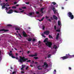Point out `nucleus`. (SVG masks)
<instances>
[{"instance_id":"nucleus-1","label":"nucleus","mask_w":74,"mask_h":74,"mask_svg":"<svg viewBox=\"0 0 74 74\" xmlns=\"http://www.w3.org/2000/svg\"><path fill=\"white\" fill-rule=\"evenodd\" d=\"M43 42H45L46 45L49 48H51V46L52 45V43L51 42L48 41V39L47 38H45L43 41Z\"/></svg>"},{"instance_id":"nucleus-2","label":"nucleus","mask_w":74,"mask_h":74,"mask_svg":"<svg viewBox=\"0 0 74 74\" xmlns=\"http://www.w3.org/2000/svg\"><path fill=\"white\" fill-rule=\"evenodd\" d=\"M20 58L18 60V62H20L21 63H22L23 62H25L27 60H28V58H26L24 56H23L22 57H21L20 56Z\"/></svg>"},{"instance_id":"nucleus-3","label":"nucleus","mask_w":74,"mask_h":74,"mask_svg":"<svg viewBox=\"0 0 74 74\" xmlns=\"http://www.w3.org/2000/svg\"><path fill=\"white\" fill-rule=\"evenodd\" d=\"M73 55L71 56L69 54H66V56H64V57H61V58L63 60H64V59H68V58H73Z\"/></svg>"},{"instance_id":"nucleus-4","label":"nucleus","mask_w":74,"mask_h":74,"mask_svg":"<svg viewBox=\"0 0 74 74\" xmlns=\"http://www.w3.org/2000/svg\"><path fill=\"white\" fill-rule=\"evenodd\" d=\"M67 15L71 18V19H74V15H73L72 13L70 12H69L67 14Z\"/></svg>"},{"instance_id":"nucleus-5","label":"nucleus","mask_w":74,"mask_h":74,"mask_svg":"<svg viewBox=\"0 0 74 74\" xmlns=\"http://www.w3.org/2000/svg\"><path fill=\"white\" fill-rule=\"evenodd\" d=\"M54 7L55 6L54 5H51L50 6H49V8L51 9V10H52L53 11L55 14L56 12V10H55V8Z\"/></svg>"},{"instance_id":"nucleus-6","label":"nucleus","mask_w":74,"mask_h":74,"mask_svg":"<svg viewBox=\"0 0 74 74\" xmlns=\"http://www.w3.org/2000/svg\"><path fill=\"white\" fill-rule=\"evenodd\" d=\"M50 33V32H49V31H46L43 32V34H46V35L48 36V35H49V34Z\"/></svg>"},{"instance_id":"nucleus-7","label":"nucleus","mask_w":74,"mask_h":74,"mask_svg":"<svg viewBox=\"0 0 74 74\" xmlns=\"http://www.w3.org/2000/svg\"><path fill=\"white\" fill-rule=\"evenodd\" d=\"M37 53H36L35 55L31 54L29 55V56L30 57H34V56H37Z\"/></svg>"},{"instance_id":"nucleus-8","label":"nucleus","mask_w":74,"mask_h":74,"mask_svg":"<svg viewBox=\"0 0 74 74\" xmlns=\"http://www.w3.org/2000/svg\"><path fill=\"white\" fill-rule=\"evenodd\" d=\"M0 32H8V30H5V29H0Z\"/></svg>"},{"instance_id":"nucleus-9","label":"nucleus","mask_w":74,"mask_h":74,"mask_svg":"<svg viewBox=\"0 0 74 74\" xmlns=\"http://www.w3.org/2000/svg\"><path fill=\"white\" fill-rule=\"evenodd\" d=\"M13 12V10L12 9H11L9 10V11L8 12V14H12Z\"/></svg>"},{"instance_id":"nucleus-10","label":"nucleus","mask_w":74,"mask_h":74,"mask_svg":"<svg viewBox=\"0 0 74 74\" xmlns=\"http://www.w3.org/2000/svg\"><path fill=\"white\" fill-rule=\"evenodd\" d=\"M6 4H7V3H6V4H5V5H4L2 6V10H3V9H4V8H5V6H6Z\"/></svg>"},{"instance_id":"nucleus-11","label":"nucleus","mask_w":74,"mask_h":74,"mask_svg":"<svg viewBox=\"0 0 74 74\" xmlns=\"http://www.w3.org/2000/svg\"><path fill=\"white\" fill-rule=\"evenodd\" d=\"M53 16L54 19H55V20H58V17L55 16L54 15H53Z\"/></svg>"},{"instance_id":"nucleus-12","label":"nucleus","mask_w":74,"mask_h":74,"mask_svg":"<svg viewBox=\"0 0 74 74\" xmlns=\"http://www.w3.org/2000/svg\"><path fill=\"white\" fill-rule=\"evenodd\" d=\"M23 35L24 36V37H26L27 36V35L25 32H24L23 33Z\"/></svg>"},{"instance_id":"nucleus-13","label":"nucleus","mask_w":74,"mask_h":74,"mask_svg":"<svg viewBox=\"0 0 74 74\" xmlns=\"http://www.w3.org/2000/svg\"><path fill=\"white\" fill-rule=\"evenodd\" d=\"M44 8H41L40 10V12H41L42 14H43V13H44V12L42 11H43V10H44Z\"/></svg>"},{"instance_id":"nucleus-14","label":"nucleus","mask_w":74,"mask_h":74,"mask_svg":"<svg viewBox=\"0 0 74 74\" xmlns=\"http://www.w3.org/2000/svg\"><path fill=\"white\" fill-rule=\"evenodd\" d=\"M59 34L58 33L56 37V39L57 40H58V38H59Z\"/></svg>"},{"instance_id":"nucleus-15","label":"nucleus","mask_w":74,"mask_h":74,"mask_svg":"<svg viewBox=\"0 0 74 74\" xmlns=\"http://www.w3.org/2000/svg\"><path fill=\"white\" fill-rule=\"evenodd\" d=\"M41 67V65H38L37 66V68H38V70H42V69L41 68H39Z\"/></svg>"},{"instance_id":"nucleus-16","label":"nucleus","mask_w":74,"mask_h":74,"mask_svg":"<svg viewBox=\"0 0 74 74\" xmlns=\"http://www.w3.org/2000/svg\"><path fill=\"white\" fill-rule=\"evenodd\" d=\"M53 48H55V49H56L57 48V46H56V45H54L53 47Z\"/></svg>"},{"instance_id":"nucleus-17","label":"nucleus","mask_w":74,"mask_h":74,"mask_svg":"<svg viewBox=\"0 0 74 74\" xmlns=\"http://www.w3.org/2000/svg\"><path fill=\"white\" fill-rule=\"evenodd\" d=\"M32 38H28L27 40L28 41H32Z\"/></svg>"},{"instance_id":"nucleus-18","label":"nucleus","mask_w":74,"mask_h":74,"mask_svg":"<svg viewBox=\"0 0 74 74\" xmlns=\"http://www.w3.org/2000/svg\"><path fill=\"white\" fill-rule=\"evenodd\" d=\"M49 38L53 39V37H52V36H51V35H49Z\"/></svg>"},{"instance_id":"nucleus-19","label":"nucleus","mask_w":74,"mask_h":74,"mask_svg":"<svg viewBox=\"0 0 74 74\" xmlns=\"http://www.w3.org/2000/svg\"><path fill=\"white\" fill-rule=\"evenodd\" d=\"M58 25L59 26H60V21H58Z\"/></svg>"},{"instance_id":"nucleus-20","label":"nucleus","mask_w":74,"mask_h":74,"mask_svg":"<svg viewBox=\"0 0 74 74\" xmlns=\"http://www.w3.org/2000/svg\"><path fill=\"white\" fill-rule=\"evenodd\" d=\"M15 29L16 30H20V29L18 28L17 27H16Z\"/></svg>"},{"instance_id":"nucleus-21","label":"nucleus","mask_w":74,"mask_h":74,"mask_svg":"<svg viewBox=\"0 0 74 74\" xmlns=\"http://www.w3.org/2000/svg\"><path fill=\"white\" fill-rule=\"evenodd\" d=\"M29 66H27L26 69H25V70H27L28 69H29Z\"/></svg>"},{"instance_id":"nucleus-22","label":"nucleus","mask_w":74,"mask_h":74,"mask_svg":"<svg viewBox=\"0 0 74 74\" xmlns=\"http://www.w3.org/2000/svg\"><path fill=\"white\" fill-rule=\"evenodd\" d=\"M26 66V65H22V68H23V69H24V67H25Z\"/></svg>"},{"instance_id":"nucleus-23","label":"nucleus","mask_w":74,"mask_h":74,"mask_svg":"<svg viewBox=\"0 0 74 74\" xmlns=\"http://www.w3.org/2000/svg\"><path fill=\"white\" fill-rule=\"evenodd\" d=\"M5 3H2L1 4V6H3V5H5Z\"/></svg>"},{"instance_id":"nucleus-24","label":"nucleus","mask_w":74,"mask_h":74,"mask_svg":"<svg viewBox=\"0 0 74 74\" xmlns=\"http://www.w3.org/2000/svg\"><path fill=\"white\" fill-rule=\"evenodd\" d=\"M51 4H53V5H55L56 4V3L55 2H52Z\"/></svg>"},{"instance_id":"nucleus-25","label":"nucleus","mask_w":74,"mask_h":74,"mask_svg":"<svg viewBox=\"0 0 74 74\" xmlns=\"http://www.w3.org/2000/svg\"><path fill=\"white\" fill-rule=\"evenodd\" d=\"M41 35L43 37H44V38H45V37H46L44 36V34H42Z\"/></svg>"},{"instance_id":"nucleus-26","label":"nucleus","mask_w":74,"mask_h":74,"mask_svg":"<svg viewBox=\"0 0 74 74\" xmlns=\"http://www.w3.org/2000/svg\"><path fill=\"white\" fill-rule=\"evenodd\" d=\"M51 54H49L47 58H49L51 57Z\"/></svg>"},{"instance_id":"nucleus-27","label":"nucleus","mask_w":74,"mask_h":74,"mask_svg":"<svg viewBox=\"0 0 74 74\" xmlns=\"http://www.w3.org/2000/svg\"><path fill=\"white\" fill-rule=\"evenodd\" d=\"M16 8V6H13L12 7V8L14 9L15 8Z\"/></svg>"},{"instance_id":"nucleus-28","label":"nucleus","mask_w":74,"mask_h":74,"mask_svg":"<svg viewBox=\"0 0 74 74\" xmlns=\"http://www.w3.org/2000/svg\"><path fill=\"white\" fill-rule=\"evenodd\" d=\"M9 56H12V53H9Z\"/></svg>"},{"instance_id":"nucleus-29","label":"nucleus","mask_w":74,"mask_h":74,"mask_svg":"<svg viewBox=\"0 0 74 74\" xmlns=\"http://www.w3.org/2000/svg\"><path fill=\"white\" fill-rule=\"evenodd\" d=\"M22 8H23V9H26V7H22Z\"/></svg>"},{"instance_id":"nucleus-30","label":"nucleus","mask_w":74,"mask_h":74,"mask_svg":"<svg viewBox=\"0 0 74 74\" xmlns=\"http://www.w3.org/2000/svg\"><path fill=\"white\" fill-rule=\"evenodd\" d=\"M7 26H12V25L11 24H8L7 25Z\"/></svg>"},{"instance_id":"nucleus-31","label":"nucleus","mask_w":74,"mask_h":74,"mask_svg":"<svg viewBox=\"0 0 74 74\" xmlns=\"http://www.w3.org/2000/svg\"><path fill=\"white\" fill-rule=\"evenodd\" d=\"M34 59H36V60H37V59H38V57H34Z\"/></svg>"},{"instance_id":"nucleus-32","label":"nucleus","mask_w":74,"mask_h":74,"mask_svg":"<svg viewBox=\"0 0 74 74\" xmlns=\"http://www.w3.org/2000/svg\"><path fill=\"white\" fill-rule=\"evenodd\" d=\"M31 62V60H27L26 61L27 62Z\"/></svg>"},{"instance_id":"nucleus-33","label":"nucleus","mask_w":74,"mask_h":74,"mask_svg":"<svg viewBox=\"0 0 74 74\" xmlns=\"http://www.w3.org/2000/svg\"><path fill=\"white\" fill-rule=\"evenodd\" d=\"M29 15H33V13L30 12L29 13Z\"/></svg>"},{"instance_id":"nucleus-34","label":"nucleus","mask_w":74,"mask_h":74,"mask_svg":"<svg viewBox=\"0 0 74 74\" xmlns=\"http://www.w3.org/2000/svg\"><path fill=\"white\" fill-rule=\"evenodd\" d=\"M42 29H43V30H44V29H45V26L44 25H43V26H42Z\"/></svg>"},{"instance_id":"nucleus-35","label":"nucleus","mask_w":74,"mask_h":74,"mask_svg":"<svg viewBox=\"0 0 74 74\" xmlns=\"http://www.w3.org/2000/svg\"><path fill=\"white\" fill-rule=\"evenodd\" d=\"M44 18H45V17H43V18H42V19H41V21H42L43 20H44Z\"/></svg>"},{"instance_id":"nucleus-36","label":"nucleus","mask_w":74,"mask_h":74,"mask_svg":"<svg viewBox=\"0 0 74 74\" xmlns=\"http://www.w3.org/2000/svg\"><path fill=\"white\" fill-rule=\"evenodd\" d=\"M54 30H56V25L54 26Z\"/></svg>"},{"instance_id":"nucleus-37","label":"nucleus","mask_w":74,"mask_h":74,"mask_svg":"<svg viewBox=\"0 0 74 74\" xmlns=\"http://www.w3.org/2000/svg\"><path fill=\"white\" fill-rule=\"evenodd\" d=\"M56 32H60V30L59 29H57L56 30Z\"/></svg>"},{"instance_id":"nucleus-38","label":"nucleus","mask_w":74,"mask_h":74,"mask_svg":"<svg viewBox=\"0 0 74 74\" xmlns=\"http://www.w3.org/2000/svg\"><path fill=\"white\" fill-rule=\"evenodd\" d=\"M47 64V62H44V66H45Z\"/></svg>"},{"instance_id":"nucleus-39","label":"nucleus","mask_w":74,"mask_h":74,"mask_svg":"<svg viewBox=\"0 0 74 74\" xmlns=\"http://www.w3.org/2000/svg\"><path fill=\"white\" fill-rule=\"evenodd\" d=\"M18 35H19V36L20 37H21V38H22V37L21 36V35H20V34H19V33L18 34Z\"/></svg>"},{"instance_id":"nucleus-40","label":"nucleus","mask_w":74,"mask_h":74,"mask_svg":"<svg viewBox=\"0 0 74 74\" xmlns=\"http://www.w3.org/2000/svg\"><path fill=\"white\" fill-rule=\"evenodd\" d=\"M36 41V39L35 38H33L32 40V41Z\"/></svg>"},{"instance_id":"nucleus-41","label":"nucleus","mask_w":74,"mask_h":74,"mask_svg":"<svg viewBox=\"0 0 74 74\" xmlns=\"http://www.w3.org/2000/svg\"><path fill=\"white\" fill-rule=\"evenodd\" d=\"M12 58H14V59H15V57L13 56H12Z\"/></svg>"},{"instance_id":"nucleus-42","label":"nucleus","mask_w":74,"mask_h":74,"mask_svg":"<svg viewBox=\"0 0 74 74\" xmlns=\"http://www.w3.org/2000/svg\"><path fill=\"white\" fill-rule=\"evenodd\" d=\"M36 14H40V13L39 12L37 11L36 12Z\"/></svg>"},{"instance_id":"nucleus-43","label":"nucleus","mask_w":74,"mask_h":74,"mask_svg":"<svg viewBox=\"0 0 74 74\" xmlns=\"http://www.w3.org/2000/svg\"><path fill=\"white\" fill-rule=\"evenodd\" d=\"M15 59H17V60H18V57H15Z\"/></svg>"},{"instance_id":"nucleus-44","label":"nucleus","mask_w":74,"mask_h":74,"mask_svg":"<svg viewBox=\"0 0 74 74\" xmlns=\"http://www.w3.org/2000/svg\"><path fill=\"white\" fill-rule=\"evenodd\" d=\"M16 73V71H14V72H12V74H14L15 73Z\"/></svg>"},{"instance_id":"nucleus-45","label":"nucleus","mask_w":74,"mask_h":74,"mask_svg":"<svg viewBox=\"0 0 74 74\" xmlns=\"http://www.w3.org/2000/svg\"><path fill=\"white\" fill-rule=\"evenodd\" d=\"M49 17H48L47 16H46V19H48V18H49Z\"/></svg>"},{"instance_id":"nucleus-46","label":"nucleus","mask_w":74,"mask_h":74,"mask_svg":"<svg viewBox=\"0 0 74 74\" xmlns=\"http://www.w3.org/2000/svg\"><path fill=\"white\" fill-rule=\"evenodd\" d=\"M14 12H16V13H18V12L16 10H14Z\"/></svg>"},{"instance_id":"nucleus-47","label":"nucleus","mask_w":74,"mask_h":74,"mask_svg":"<svg viewBox=\"0 0 74 74\" xmlns=\"http://www.w3.org/2000/svg\"><path fill=\"white\" fill-rule=\"evenodd\" d=\"M29 2H26L25 3L26 4H29Z\"/></svg>"},{"instance_id":"nucleus-48","label":"nucleus","mask_w":74,"mask_h":74,"mask_svg":"<svg viewBox=\"0 0 74 74\" xmlns=\"http://www.w3.org/2000/svg\"><path fill=\"white\" fill-rule=\"evenodd\" d=\"M34 61H32V62H31V64H34Z\"/></svg>"},{"instance_id":"nucleus-49","label":"nucleus","mask_w":74,"mask_h":74,"mask_svg":"<svg viewBox=\"0 0 74 74\" xmlns=\"http://www.w3.org/2000/svg\"><path fill=\"white\" fill-rule=\"evenodd\" d=\"M47 21H49V22H51V19H48Z\"/></svg>"},{"instance_id":"nucleus-50","label":"nucleus","mask_w":74,"mask_h":74,"mask_svg":"<svg viewBox=\"0 0 74 74\" xmlns=\"http://www.w3.org/2000/svg\"><path fill=\"white\" fill-rule=\"evenodd\" d=\"M14 4H17V2H14Z\"/></svg>"},{"instance_id":"nucleus-51","label":"nucleus","mask_w":74,"mask_h":74,"mask_svg":"<svg viewBox=\"0 0 74 74\" xmlns=\"http://www.w3.org/2000/svg\"><path fill=\"white\" fill-rule=\"evenodd\" d=\"M27 53H28V54H29V53H30V51H27Z\"/></svg>"},{"instance_id":"nucleus-52","label":"nucleus","mask_w":74,"mask_h":74,"mask_svg":"<svg viewBox=\"0 0 74 74\" xmlns=\"http://www.w3.org/2000/svg\"><path fill=\"white\" fill-rule=\"evenodd\" d=\"M24 11H25V10H21V11H20V12H24Z\"/></svg>"},{"instance_id":"nucleus-53","label":"nucleus","mask_w":74,"mask_h":74,"mask_svg":"<svg viewBox=\"0 0 74 74\" xmlns=\"http://www.w3.org/2000/svg\"><path fill=\"white\" fill-rule=\"evenodd\" d=\"M69 70H71V68L70 67H69Z\"/></svg>"},{"instance_id":"nucleus-54","label":"nucleus","mask_w":74,"mask_h":74,"mask_svg":"<svg viewBox=\"0 0 74 74\" xmlns=\"http://www.w3.org/2000/svg\"><path fill=\"white\" fill-rule=\"evenodd\" d=\"M21 73H25V72H24L23 71H22L21 72Z\"/></svg>"},{"instance_id":"nucleus-55","label":"nucleus","mask_w":74,"mask_h":74,"mask_svg":"<svg viewBox=\"0 0 74 74\" xmlns=\"http://www.w3.org/2000/svg\"><path fill=\"white\" fill-rule=\"evenodd\" d=\"M45 66H46V67H48V64H47Z\"/></svg>"},{"instance_id":"nucleus-56","label":"nucleus","mask_w":74,"mask_h":74,"mask_svg":"<svg viewBox=\"0 0 74 74\" xmlns=\"http://www.w3.org/2000/svg\"><path fill=\"white\" fill-rule=\"evenodd\" d=\"M5 8H6V10H8V8L7 7H6Z\"/></svg>"},{"instance_id":"nucleus-57","label":"nucleus","mask_w":74,"mask_h":74,"mask_svg":"<svg viewBox=\"0 0 74 74\" xmlns=\"http://www.w3.org/2000/svg\"><path fill=\"white\" fill-rule=\"evenodd\" d=\"M26 15H28V16H30V14H29H29H26Z\"/></svg>"},{"instance_id":"nucleus-58","label":"nucleus","mask_w":74,"mask_h":74,"mask_svg":"<svg viewBox=\"0 0 74 74\" xmlns=\"http://www.w3.org/2000/svg\"><path fill=\"white\" fill-rule=\"evenodd\" d=\"M16 56H18V53H16Z\"/></svg>"},{"instance_id":"nucleus-59","label":"nucleus","mask_w":74,"mask_h":74,"mask_svg":"<svg viewBox=\"0 0 74 74\" xmlns=\"http://www.w3.org/2000/svg\"><path fill=\"white\" fill-rule=\"evenodd\" d=\"M53 74H56V72H53Z\"/></svg>"},{"instance_id":"nucleus-60","label":"nucleus","mask_w":74,"mask_h":74,"mask_svg":"<svg viewBox=\"0 0 74 74\" xmlns=\"http://www.w3.org/2000/svg\"><path fill=\"white\" fill-rule=\"evenodd\" d=\"M38 42H39V44H40V43H41V41H38Z\"/></svg>"},{"instance_id":"nucleus-61","label":"nucleus","mask_w":74,"mask_h":74,"mask_svg":"<svg viewBox=\"0 0 74 74\" xmlns=\"http://www.w3.org/2000/svg\"><path fill=\"white\" fill-rule=\"evenodd\" d=\"M23 68H21V70H23Z\"/></svg>"},{"instance_id":"nucleus-62","label":"nucleus","mask_w":74,"mask_h":74,"mask_svg":"<svg viewBox=\"0 0 74 74\" xmlns=\"http://www.w3.org/2000/svg\"><path fill=\"white\" fill-rule=\"evenodd\" d=\"M19 4H17L16 5V6H17V7H18V6H19Z\"/></svg>"},{"instance_id":"nucleus-63","label":"nucleus","mask_w":74,"mask_h":74,"mask_svg":"<svg viewBox=\"0 0 74 74\" xmlns=\"http://www.w3.org/2000/svg\"><path fill=\"white\" fill-rule=\"evenodd\" d=\"M19 10H22V9H21V8H19Z\"/></svg>"},{"instance_id":"nucleus-64","label":"nucleus","mask_w":74,"mask_h":74,"mask_svg":"<svg viewBox=\"0 0 74 74\" xmlns=\"http://www.w3.org/2000/svg\"><path fill=\"white\" fill-rule=\"evenodd\" d=\"M30 66H31V67H33V65H30Z\"/></svg>"}]
</instances>
